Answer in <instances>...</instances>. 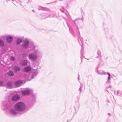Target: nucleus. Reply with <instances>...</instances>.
Returning a JSON list of instances; mask_svg holds the SVG:
<instances>
[{
  "label": "nucleus",
  "mask_w": 122,
  "mask_h": 122,
  "mask_svg": "<svg viewBox=\"0 0 122 122\" xmlns=\"http://www.w3.org/2000/svg\"><path fill=\"white\" fill-rule=\"evenodd\" d=\"M25 106L23 102H19L17 103L14 106L15 109L17 111H21L25 108Z\"/></svg>",
  "instance_id": "f257e3e1"
},
{
  "label": "nucleus",
  "mask_w": 122,
  "mask_h": 122,
  "mask_svg": "<svg viewBox=\"0 0 122 122\" xmlns=\"http://www.w3.org/2000/svg\"><path fill=\"white\" fill-rule=\"evenodd\" d=\"M29 41L28 40H26L24 41V43L23 45V47L25 48L28 47L29 46Z\"/></svg>",
  "instance_id": "f03ea898"
},
{
  "label": "nucleus",
  "mask_w": 122,
  "mask_h": 122,
  "mask_svg": "<svg viewBox=\"0 0 122 122\" xmlns=\"http://www.w3.org/2000/svg\"><path fill=\"white\" fill-rule=\"evenodd\" d=\"M29 57L32 60H35L37 58V56L34 54L30 55Z\"/></svg>",
  "instance_id": "7ed1b4c3"
},
{
  "label": "nucleus",
  "mask_w": 122,
  "mask_h": 122,
  "mask_svg": "<svg viewBox=\"0 0 122 122\" xmlns=\"http://www.w3.org/2000/svg\"><path fill=\"white\" fill-rule=\"evenodd\" d=\"M6 39L8 43L11 42L13 40V38L11 36H7Z\"/></svg>",
  "instance_id": "20e7f679"
},
{
  "label": "nucleus",
  "mask_w": 122,
  "mask_h": 122,
  "mask_svg": "<svg viewBox=\"0 0 122 122\" xmlns=\"http://www.w3.org/2000/svg\"><path fill=\"white\" fill-rule=\"evenodd\" d=\"M23 82L22 81H19L15 83V85L17 87H18L21 85L22 84Z\"/></svg>",
  "instance_id": "39448f33"
},
{
  "label": "nucleus",
  "mask_w": 122,
  "mask_h": 122,
  "mask_svg": "<svg viewBox=\"0 0 122 122\" xmlns=\"http://www.w3.org/2000/svg\"><path fill=\"white\" fill-rule=\"evenodd\" d=\"M20 97L19 96L17 95H16L13 96L12 98V99L13 101H15L18 100Z\"/></svg>",
  "instance_id": "423d86ee"
},
{
  "label": "nucleus",
  "mask_w": 122,
  "mask_h": 122,
  "mask_svg": "<svg viewBox=\"0 0 122 122\" xmlns=\"http://www.w3.org/2000/svg\"><path fill=\"white\" fill-rule=\"evenodd\" d=\"M13 70L15 72H19L20 70V69L19 67L15 66L13 68Z\"/></svg>",
  "instance_id": "0eeeda50"
},
{
  "label": "nucleus",
  "mask_w": 122,
  "mask_h": 122,
  "mask_svg": "<svg viewBox=\"0 0 122 122\" xmlns=\"http://www.w3.org/2000/svg\"><path fill=\"white\" fill-rule=\"evenodd\" d=\"M31 70V68L30 67L28 66L25 68L24 69L23 71L25 72H27L30 71Z\"/></svg>",
  "instance_id": "6e6552de"
},
{
  "label": "nucleus",
  "mask_w": 122,
  "mask_h": 122,
  "mask_svg": "<svg viewBox=\"0 0 122 122\" xmlns=\"http://www.w3.org/2000/svg\"><path fill=\"white\" fill-rule=\"evenodd\" d=\"M30 92L29 90H27L23 91L22 92V94L24 96H25L26 95H28L30 93Z\"/></svg>",
  "instance_id": "1a4fd4ad"
},
{
  "label": "nucleus",
  "mask_w": 122,
  "mask_h": 122,
  "mask_svg": "<svg viewBox=\"0 0 122 122\" xmlns=\"http://www.w3.org/2000/svg\"><path fill=\"white\" fill-rule=\"evenodd\" d=\"M7 75L9 76H14V73L12 71H10L7 73Z\"/></svg>",
  "instance_id": "9d476101"
},
{
  "label": "nucleus",
  "mask_w": 122,
  "mask_h": 122,
  "mask_svg": "<svg viewBox=\"0 0 122 122\" xmlns=\"http://www.w3.org/2000/svg\"><path fill=\"white\" fill-rule=\"evenodd\" d=\"M22 41V40L21 39H18L17 40V43L18 44H19Z\"/></svg>",
  "instance_id": "9b49d317"
},
{
  "label": "nucleus",
  "mask_w": 122,
  "mask_h": 122,
  "mask_svg": "<svg viewBox=\"0 0 122 122\" xmlns=\"http://www.w3.org/2000/svg\"><path fill=\"white\" fill-rule=\"evenodd\" d=\"M0 46H4V44L3 41L0 40Z\"/></svg>",
  "instance_id": "f8f14e48"
},
{
  "label": "nucleus",
  "mask_w": 122,
  "mask_h": 122,
  "mask_svg": "<svg viewBox=\"0 0 122 122\" xmlns=\"http://www.w3.org/2000/svg\"><path fill=\"white\" fill-rule=\"evenodd\" d=\"M27 63V61H24L22 63V65L23 66H25L26 65Z\"/></svg>",
  "instance_id": "ddd939ff"
},
{
  "label": "nucleus",
  "mask_w": 122,
  "mask_h": 122,
  "mask_svg": "<svg viewBox=\"0 0 122 122\" xmlns=\"http://www.w3.org/2000/svg\"><path fill=\"white\" fill-rule=\"evenodd\" d=\"M7 85L9 86H11L12 85V83L11 82H8L7 83Z\"/></svg>",
  "instance_id": "4468645a"
},
{
  "label": "nucleus",
  "mask_w": 122,
  "mask_h": 122,
  "mask_svg": "<svg viewBox=\"0 0 122 122\" xmlns=\"http://www.w3.org/2000/svg\"><path fill=\"white\" fill-rule=\"evenodd\" d=\"M10 59L12 61H14L15 59V58L13 56H11L10 57Z\"/></svg>",
  "instance_id": "2eb2a0df"
},
{
  "label": "nucleus",
  "mask_w": 122,
  "mask_h": 122,
  "mask_svg": "<svg viewBox=\"0 0 122 122\" xmlns=\"http://www.w3.org/2000/svg\"><path fill=\"white\" fill-rule=\"evenodd\" d=\"M11 112L13 113H14L15 112V111L13 109H11Z\"/></svg>",
  "instance_id": "dca6fc26"
},
{
  "label": "nucleus",
  "mask_w": 122,
  "mask_h": 122,
  "mask_svg": "<svg viewBox=\"0 0 122 122\" xmlns=\"http://www.w3.org/2000/svg\"><path fill=\"white\" fill-rule=\"evenodd\" d=\"M2 82L1 81H0V86L2 85Z\"/></svg>",
  "instance_id": "f3484780"
},
{
  "label": "nucleus",
  "mask_w": 122,
  "mask_h": 122,
  "mask_svg": "<svg viewBox=\"0 0 122 122\" xmlns=\"http://www.w3.org/2000/svg\"><path fill=\"white\" fill-rule=\"evenodd\" d=\"M110 79V75H109V76H108V79Z\"/></svg>",
  "instance_id": "a211bd4d"
},
{
  "label": "nucleus",
  "mask_w": 122,
  "mask_h": 122,
  "mask_svg": "<svg viewBox=\"0 0 122 122\" xmlns=\"http://www.w3.org/2000/svg\"><path fill=\"white\" fill-rule=\"evenodd\" d=\"M108 76H109V75H110V74L109 73H108Z\"/></svg>",
  "instance_id": "6ab92c4d"
}]
</instances>
